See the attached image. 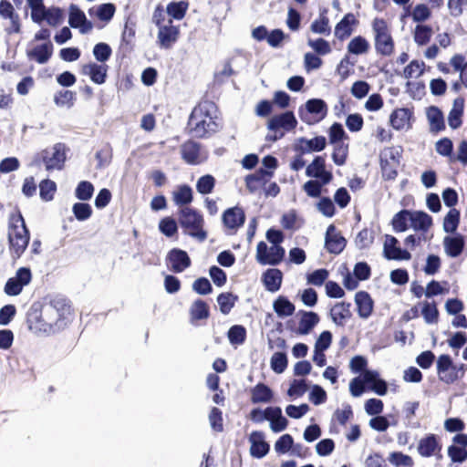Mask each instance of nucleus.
Masks as SVG:
<instances>
[{"mask_svg":"<svg viewBox=\"0 0 467 467\" xmlns=\"http://www.w3.org/2000/svg\"><path fill=\"white\" fill-rule=\"evenodd\" d=\"M167 265L174 273H182L191 265L188 254L178 248L171 249L166 257Z\"/></svg>","mask_w":467,"mask_h":467,"instance_id":"13","label":"nucleus"},{"mask_svg":"<svg viewBox=\"0 0 467 467\" xmlns=\"http://www.w3.org/2000/svg\"><path fill=\"white\" fill-rule=\"evenodd\" d=\"M108 70V65L96 62H88L81 67V73L88 76L92 82L98 85L105 83Z\"/></svg>","mask_w":467,"mask_h":467,"instance_id":"14","label":"nucleus"},{"mask_svg":"<svg viewBox=\"0 0 467 467\" xmlns=\"http://www.w3.org/2000/svg\"><path fill=\"white\" fill-rule=\"evenodd\" d=\"M346 244V239L337 231L335 225L330 224L326 232V249L330 254H338L344 250Z\"/></svg>","mask_w":467,"mask_h":467,"instance_id":"15","label":"nucleus"},{"mask_svg":"<svg viewBox=\"0 0 467 467\" xmlns=\"http://www.w3.org/2000/svg\"><path fill=\"white\" fill-rule=\"evenodd\" d=\"M244 210L237 206L227 209L223 214V222L229 229H237L244 224Z\"/></svg>","mask_w":467,"mask_h":467,"instance_id":"24","label":"nucleus"},{"mask_svg":"<svg viewBox=\"0 0 467 467\" xmlns=\"http://www.w3.org/2000/svg\"><path fill=\"white\" fill-rule=\"evenodd\" d=\"M238 296L232 293H222L217 296V303L220 307V311L223 315H227L231 312L233 307L237 301Z\"/></svg>","mask_w":467,"mask_h":467,"instance_id":"46","label":"nucleus"},{"mask_svg":"<svg viewBox=\"0 0 467 467\" xmlns=\"http://www.w3.org/2000/svg\"><path fill=\"white\" fill-rule=\"evenodd\" d=\"M273 171H265L260 168L254 174H249L245 177V185L250 193L257 192L263 185L265 184L267 180L272 177Z\"/></svg>","mask_w":467,"mask_h":467,"instance_id":"20","label":"nucleus"},{"mask_svg":"<svg viewBox=\"0 0 467 467\" xmlns=\"http://www.w3.org/2000/svg\"><path fill=\"white\" fill-rule=\"evenodd\" d=\"M220 113L212 101H202L196 105L188 120V130L192 137L206 138L219 130Z\"/></svg>","mask_w":467,"mask_h":467,"instance_id":"2","label":"nucleus"},{"mask_svg":"<svg viewBox=\"0 0 467 467\" xmlns=\"http://www.w3.org/2000/svg\"><path fill=\"white\" fill-rule=\"evenodd\" d=\"M181 155L191 165L200 164L208 158V152L203 148H182Z\"/></svg>","mask_w":467,"mask_h":467,"instance_id":"27","label":"nucleus"},{"mask_svg":"<svg viewBox=\"0 0 467 467\" xmlns=\"http://www.w3.org/2000/svg\"><path fill=\"white\" fill-rule=\"evenodd\" d=\"M76 94L71 90H60L54 96V102L57 107L70 109L74 106Z\"/></svg>","mask_w":467,"mask_h":467,"instance_id":"45","label":"nucleus"},{"mask_svg":"<svg viewBox=\"0 0 467 467\" xmlns=\"http://www.w3.org/2000/svg\"><path fill=\"white\" fill-rule=\"evenodd\" d=\"M94 192V186L88 181L80 182L75 191L76 197L80 201H88Z\"/></svg>","mask_w":467,"mask_h":467,"instance_id":"54","label":"nucleus"},{"mask_svg":"<svg viewBox=\"0 0 467 467\" xmlns=\"http://www.w3.org/2000/svg\"><path fill=\"white\" fill-rule=\"evenodd\" d=\"M358 21L352 13H348L336 25L334 34L339 40L348 38L354 31Z\"/></svg>","mask_w":467,"mask_h":467,"instance_id":"19","label":"nucleus"},{"mask_svg":"<svg viewBox=\"0 0 467 467\" xmlns=\"http://www.w3.org/2000/svg\"><path fill=\"white\" fill-rule=\"evenodd\" d=\"M412 112L409 109L400 108L395 109L389 118L391 126L397 130H408L411 125Z\"/></svg>","mask_w":467,"mask_h":467,"instance_id":"22","label":"nucleus"},{"mask_svg":"<svg viewBox=\"0 0 467 467\" xmlns=\"http://www.w3.org/2000/svg\"><path fill=\"white\" fill-rule=\"evenodd\" d=\"M322 64L323 61L318 55L312 52H307L304 55V67L306 72L320 68Z\"/></svg>","mask_w":467,"mask_h":467,"instance_id":"59","label":"nucleus"},{"mask_svg":"<svg viewBox=\"0 0 467 467\" xmlns=\"http://www.w3.org/2000/svg\"><path fill=\"white\" fill-rule=\"evenodd\" d=\"M228 339L232 345H242L246 337V330L243 326L234 325L228 330Z\"/></svg>","mask_w":467,"mask_h":467,"instance_id":"51","label":"nucleus"},{"mask_svg":"<svg viewBox=\"0 0 467 467\" xmlns=\"http://www.w3.org/2000/svg\"><path fill=\"white\" fill-rule=\"evenodd\" d=\"M401 148H383L380 152V161L394 165H400L401 158Z\"/></svg>","mask_w":467,"mask_h":467,"instance_id":"50","label":"nucleus"},{"mask_svg":"<svg viewBox=\"0 0 467 467\" xmlns=\"http://www.w3.org/2000/svg\"><path fill=\"white\" fill-rule=\"evenodd\" d=\"M32 279L29 268L20 267L14 277L9 278L5 285V293L8 296L19 295L23 287L27 285Z\"/></svg>","mask_w":467,"mask_h":467,"instance_id":"10","label":"nucleus"},{"mask_svg":"<svg viewBox=\"0 0 467 467\" xmlns=\"http://www.w3.org/2000/svg\"><path fill=\"white\" fill-rule=\"evenodd\" d=\"M307 390V385L305 379H294L287 390V394L293 398L303 396Z\"/></svg>","mask_w":467,"mask_h":467,"instance_id":"63","label":"nucleus"},{"mask_svg":"<svg viewBox=\"0 0 467 467\" xmlns=\"http://www.w3.org/2000/svg\"><path fill=\"white\" fill-rule=\"evenodd\" d=\"M437 451H441V446L434 434H430L420 441L418 451L422 457H431L434 455Z\"/></svg>","mask_w":467,"mask_h":467,"instance_id":"29","label":"nucleus"},{"mask_svg":"<svg viewBox=\"0 0 467 467\" xmlns=\"http://www.w3.org/2000/svg\"><path fill=\"white\" fill-rule=\"evenodd\" d=\"M72 212L78 221H86L92 214L91 206L86 202H77L72 207Z\"/></svg>","mask_w":467,"mask_h":467,"instance_id":"58","label":"nucleus"},{"mask_svg":"<svg viewBox=\"0 0 467 467\" xmlns=\"http://www.w3.org/2000/svg\"><path fill=\"white\" fill-rule=\"evenodd\" d=\"M273 398V391L264 383H258L251 390V400L253 403H267Z\"/></svg>","mask_w":467,"mask_h":467,"instance_id":"37","label":"nucleus"},{"mask_svg":"<svg viewBox=\"0 0 467 467\" xmlns=\"http://www.w3.org/2000/svg\"><path fill=\"white\" fill-rule=\"evenodd\" d=\"M284 256L285 249L281 245L268 247L263 241L257 244L255 258L260 265H276L283 260Z\"/></svg>","mask_w":467,"mask_h":467,"instance_id":"9","label":"nucleus"},{"mask_svg":"<svg viewBox=\"0 0 467 467\" xmlns=\"http://www.w3.org/2000/svg\"><path fill=\"white\" fill-rule=\"evenodd\" d=\"M68 24L72 27L78 28L81 34H86L92 28V25L88 21L84 12L75 5H71L69 7Z\"/></svg>","mask_w":467,"mask_h":467,"instance_id":"16","label":"nucleus"},{"mask_svg":"<svg viewBox=\"0 0 467 467\" xmlns=\"http://www.w3.org/2000/svg\"><path fill=\"white\" fill-rule=\"evenodd\" d=\"M179 223L189 235L201 241L206 238V233L202 230V216L196 210L190 207L180 208Z\"/></svg>","mask_w":467,"mask_h":467,"instance_id":"5","label":"nucleus"},{"mask_svg":"<svg viewBox=\"0 0 467 467\" xmlns=\"http://www.w3.org/2000/svg\"><path fill=\"white\" fill-rule=\"evenodd\" d=\"M431 217L424 212H410V227L415 231L426 232L431 225Z\"/></svg>","mask_w":467,"mask_h":467,"instance_id":"34","label":"nucleus"},{"mask_svg":"<svg viewBox=\"0 0 467 467\" xmlns=\"http://www.w3.org/2000/svg\"><path fill=\"white\" fill-rule=\"evenodd\" d=\"M172 200L177 206L188 207L187 204L192 202V190L189 185L183 184L172 192Z\"/></svg>","mask_w":467,"mask_h":467,"instance_id":"35","label":"nucleus"},{"mask_svg":"<svg viewBox=\"0 0 467 467\" xmlns=\"http://www.w3.org/2000/svg\"><path fill=\"white\" fill-rule=\"evenodd\" d=\"M152 20L158 27L157 42L160 47L171 48L178 40L179 27L172 25V20L166 19L165 12L161 6L154 10Z\"/></svg>","mask_w":467,"mask_h":467,"instance_id":"4","label":"nucleus"},{"mask_svg":"<svg viewBox=\"0 0 467 467\" xmlns=\"http://www.w3.org/2000/svg\"><path fill=\"white\" fill-rule=\"evenodd\" d=\"M306 174L308 177L316 178L323 183H329L332 180V173L326 171L325 161L322 158L317 157L307 167Z\"/></svg>","mask_w":467,"mask_h":467,"instance_id":"17","label":"nucleus"},{"mask_svg":"<svg viewBox=\"0 0 467 467\" xmlns=\"http://www.w3.org/2000/svg\"><path fill=\"white\" fill-rule=\"evenodd\" d=\"M327 114V106L323 99H308L305 105L298 109V115L301 120L306 124H315L326 118Z\"/></svg>","mask_w":467,"mask_h":467,"instance_id":"8","label":"nucleus"},{"mask_svg":"<svg viewBox=\"0 0 467 467\" xmlns=\"http://www.w3.org/2000/svg\"><path fill=\"white\" fill-rule=\"evenodd\" d=\"M365 382L370 386V389L378 395L384 396L387 393L388 387L385 380L379 379V374L376 370L364 371Z\"/></svg>","mask_w":467,"mask_h":467,"instance_id":"26","label":"nucleus"},{"mask_svg":"<svg viewBox=\"0 0 467 467\" xmlns=\"http://www.w3.org/2000/svg\"><path fill=\"white\" fill-rule=\"evenodd\" d=\"M372 30L377 52L382 56H390L394 51V41L388 23L382 18H375Z\"/></svg>","mask_w":467,"mask_h":467,"instance_id":"7","label":"nucleus"},{"mask_svg":"<svg viewBox=\"0 0 467 467\" xmlns=\"http://www.w3.org/2000/svg\"><path fill=\"white\" fill-rule=\"evenodd\" d=\"M425 64L422 61L412 60L403 70L406 78H417L424 71Z\"/></svg>","mask_w":467,"mask_h":467,"instance_id":"53","label":"nucleus"},{"mask_svg":"<svg viewBox=\"0 0 467 467\" xmlns=\"http://www.w3.org/2000/svg\"><path fill=\"white\" fill-rule=\"evenodd\" d=\"M189 313L192 324L198 320L207 319L209 317L208 305L203 300L197 299L191 305Z\"/></svg>","mask_w":467,"mask_h":467,"instance_id":"38","label":"nucleus"},{"mask_svg":"<svg viewBox=\"0 0 467 467\" xmlns=\"http://www.w3.org/2000/svg\"><path fill=\"white\" fill-rule=\"evenodd\" d=\"M273 308L278 317L284 318L294 314L296 307L285 296H279L273 303Z\"/></svg>","mask_w":467,"mask_h":467,"instance_id":"33","label":"nucleus"},{"mask_svg":"<svg viewBox=\"0 0 467 467\" xmlns=\"http://www.w3.org/2000/svg\"><path fill=\"white\" fill-rule=\"evenodd\" d=\"M347 48L348 53L354 55H363L368 51L369 43L365 37L358 36L349 41Z\"/></svg>","mask_w":467,"mask_h":467,"instance_id":"43","label":"nucleus"},{"mask_svg":"<svg viewBox=\"0 0 467 467\" xmlns=\"http://www.w3.org/2000/svg\"><path fill=\"white\" fill-rule=\"evenodd\" d=\"M432 36V29L429 26L418 25L413 32V38L416 44L424 46L429 43Z\"/></svg>","mask_w":467,"mask_h":467,"instance_id":"47","label":"nucleus"},{"mask_svg":"<svg viewBox=\"0 0 467 467\" xmlns=\"http://www.w3.org/2000/svg\"><path fill=\"white\" fill-rule=\"evenodd\" d=\"M111 53L112 51L110 47L106 43H99L95 45L93 48L94 57L101 64H105V62L110 57Z\"/></svg>","mask_w":467,"mask_h":467,"instance_id":"57","label":"nucleus"},{"mask_svg":"<svg viewBox=\"0 0 467 467\" xmlns=\"http://www.w3.org/2000/svg\"><path fill=\"white\" fill-rule=\"evenodd\" d=\"M209 423L213 431L222 432L223 431L222 411L218 408H213L209 414Z\"/></svg>","mask_w":467,"mask_h":467,"instance_id":"60","label":"nucleus"},{"mask_svg":"<svg viewBox=\"0 0 467 467\" xmlns=\"http://www.w3.org/2000/svg\"><path fill=\"white\" fill-rule=\"evenodd\" d=\"M463 108L464 100L462 99L458 98L454 99L452 108L448 115V124L451 129H458L462 125Z\"/></svg>","mask_w":467,"mask_h":467,"instance_id":"32","label":"nucleus"},{"mask_svg":"<svg viewBox=\"0 0 467 467\" xmlns=\"http://www.w3.org/2000/svg\"><path fill=\"white\" fill-rule=\"evenodd\" d=\"M251 443L250 453L254 458H263L269 451V444L265 441V434L262 431H253L249 436Z\"/></svg>","mask_w":467,"mask_h":467,"instance_id":"18","label":"nucleus"},{"mask_svg":"<svg viewBox=\"0 0 467 467\" xmlns=\"http://www.w3.org/2000/svg\"><path fill=\"white\" fill-rule=\"evenodd\" d=\"M31 8V18L34 22L40 23L43 21V11L45 9L43 0H26Z\"/></svg>","mask_w":467,"mask_h":467,"instance_id":"61","label":"nucleus"},{"mask_svg":"<svg viewBox=\"0 0 467 467\" xmlns=\"http://www.w3.org/2000/svg\"><path fill=\"white\" fill-rule=\"evenodd\" d=\"M281 223L282 226L287 230H296L300 227L299 219L293 210L282 216Z\"/></svg>","mask_w":467,"mask_h":467,"instance_id":"64","label":"nucleus"},{"mask_svg":"<svg viewBox=\"0 0 467 467\" xmlns=\"http://www.w3.org/2000/svg\"><path fill=\"white\" fill-rule=\"evenodd\" d=\"M271 368L277 374L283 373L287 367V358L284 352H275L271 357Z\"/></svg>","mask_w":467,"mask_h":467,"instance_id":"52","label":"nucleus"},{"mask_svg":"<svg viewBox=\"0 0 467 467\" xmlns=\"http://www.w3.org/2000/svg\"><path fill=\"white\" fill-rule=\"evenodd\" d=\"M189 7L186 1L171 2L166 7V13L173 19L182 20Z\"/></svg>","mask_w":467,"mask_h":467,"instance_id":"44","label":"nucleus"},{"mask_svg":"<svg viewBox=\"0 0 467 467\" xmlns=\"http://www.w3.org/2000/svg\"><path fill=\"white\" fill-rule=\"evenodd\" d=\"M460 222V213L456 209H451L443 220V230L452 234L456 231Z\"/></svg>","mask_w":467,"mask_h":467,"instance_id":"49","label":"nucleus"},{"mask_svg":"<svg viewBox=\"0 0 467 467\" xmlns=\"http://www.w3.org/2000/svg\"><path fill=\"white\" fill-rule=\"evenodd\" d=\"M318 322L319 317L317 313L303 311L299 320L297 333L300 335H308Z\"/></svg>","mask_w":467,"mask_h":467,"instance_id":"28","label":"nucleus"},{"mask_svg":"<svg viewBox=\"0 0 467 467\" xmlns=\"http://www.w3.org/2000/svg\"><path fill=\"white\" fill-rule=\"evenodd\" d=\"M410 223V211L402 210L396 213L392 219V226L396 232H404Z\"/></svg>","mask_w":467,"mask_h":467,"instance_id":"48","label":"nucleus"},{"mask_svg":"<svg viewBox=\"0 0 467 467\" xmlns=\"http://www.w3.org/2000/svg\"><path fill=\"white\" fill-rule=\"evenodd\" d=\"M30 240V234L20 212L9 217L8 242L13 256L19 258L26 251Z\"/></svg>","mask_w":467,"mask_h":467,"instance_id":"3","label":"nucleus"},{"mask_svg":"<svg viewBox=\"0 0 467 467\" xmlns=\"http://www.w3.org/2000/svg\"><path fill=\"white\" fill-rule=\"evenodd\" d=\"M283 273L277 268H269L262 275V282L268 292H277L282 285Z\"/></svg>","mask_w":467,"mask_h":467,"instance_id":"23","label":"nucleus"},{"mask_svg":"<svg viewBox=\"0 0 467 467\" xmlns=\"http://www.w3.org/2000/svg\"><path fill=\"white\" fill-rule=\"evenodd\" d=\"M52 45L50 43H45L43 45L35 47L27 52L29 57L35 59L40 64L46 63L52 55Z\"/></svg>","mask_w":467,"mask_h":467,"instance_id":"39","label":"nucleus"},{"mask_svg":"<svg viewBox=\"0 0 467 467\" xmlns=\"http://www.w3.org/2000/svg\"><path fill=\"white\" fill-rule=\"evenodd\" d=\"M355 303L358 316L363 319L368 318L373 311V301L368 293L358 292L355 296Z\"/></svg>","mask_w":467,"mask_h":467,"instance_id":"25","label":"nucleus"},{"mask_svg":"<svg viewBox=\"0 0 467 467\" xmlns=\"http://www.w3.org/2000/svg\"><path fill=\"white\" fill-rule=\"evenodd\" d=\"M349 304L344 302L336 304L330 310V316L333 322L338 326H343L346 319L350 317Z\"/></svg>","mask_w":467,"mask_h":467,"instance_id":"40","label":"nucleus"},{"mask_svg":"<svg viewBox=\"0 0 467 467\" xmlns=\"http://www.w3.org/2000/svg\"><path fill=\"white\" fill-rule=\"evenodd\" d=\"M437 374L439 379L445 384H452L456 381L455 365L451 358L447 354L441 355L437 359Z\"/></svg>","mask_w":467,"mask_h":467,"instance_id":"11","label":"nucleus"},{"mask_svg":"<svg viewBox=\"0 0 467 467\" xmlns=\"http://www.w3.org/2000/svg\"><path fill=\"white\" fill-rule=\"evenodd\" d=\"M310 31L314 34L324 36H328L330 34L331 28L329 26V19L327 16L326 12L321 13L319 16L311 23Z\"/></svg>","mask_w":467,"mask_h":467,"instance_id":"41","label":"nucleus"},{"mask_svg":"<svg viewBox=\"0 0 467 467\" xmlns=\"http://www.w3.org/2000/svg\"><path fill=\"white\" fill-rule=\"evenodd\" d=\"M56 191L57 185L53 181L43 180L39 184L40 197L46 202L53 200Z\"/></svg>","mask_w":467,"mask_h":467,"instance_id":"55","label":"nucleus"},{"mask_svg":"<svg viewBox=\"0 0 467 467\" xmlns=\"http://www.w3.org/2000/svg\"><path fill=\"white\" fill-rule=\"evenodd\" d=\"M71 315V306L67 300L56 297L43 306L40 316H29L28 328L38 336L56 334L69 324Z\"/></svg>","mask_w":467,"mask_h":467,"instance_id":"1","label":"nucleus"},{"mask_svg":"<svg viewBox=\"0 0 467 467\" xmlns=\"http://www.w3.org/2000/svg\"><path fill=\"white\" fill-rule=\"evenodd\" d=\"M426 115L431 131L437 132L445 128L444 117L439 108L434 106L428 108Z\"/></svg>","mask_w":467,"mask_h":467,"instance_id":"31","label":"nucleus"},{"mask_svg":"<svg viewBox=\"0 0 467 467\" xmlns=\"http://www.w3.org/2000/svg\"><path fill=\"white\" fill-rule=\"evenodd\" d=\"M445 252L451 257H457L463 249L464 242L461 235L446 236L443 240Z\"/></svg>","mask_w":467,"mask_h":467,"instance_id":"36","label":"nucleus"},{"mask_svg":"<svg viewBox=\"0 0 467 467\" xmlns=\"http://www.w3.org/2000/svg\"><path fill=\"white\" fill-rule=\"evenodd\" d=\"M42 159L47 171L61 170L66 161L64 148H46L42 151Z\"/></svg>","mask_w":467,"mask_h":467,"instance_id":"12","label":"nucleus"},{"mask_svg":"<svg viewBox=\"0 0 467 467\" xmlns=\"http://www.w3.org/2000/svg\"><path fill=\"white\" fill-rule=\"evenodd\" d=\"M307 46L318 56H327L332 52L331 45L324 38L307 37Z\"/></svg>","mask_w":467,"mask_h":467,"instance_id":"42","label":"nucleus"},{"mask_svg":"<svg viewBox=\"0 0 467 467\" xmlns=\"http://www.w3.org/2000/svg\"><path fill=\"white\" fill-rule=\"evenodd\" d=\"M398 240L391 235H387L384 243V254L388 259L409 260L410 254L400 247H397Z\"/></svg>","mask_w":467,"mask_h":467,"instance_id":"21","label":"nucleus"},{"mask_svg":"<svg viewBox=\"0 0 467 467\" xmlns=\"http://www.w3.org/2000/svg\"><path fill=\"white\" fill-rule=\"evenodd\" d=\"M215 180L212 175L202 176L196 183V189L201 194L210 193L214 187Z\"/></svg>","mask_w":467,"mask_h":467,"instance_id":"62","label":"nucleus"},{"mask_svg":"<svg viewBox=\"0 0 467 467\" xmlns=\"http://www.w3.org/2000/svg\"><path fill=\"white\" fill-rule=\"evenodd\" d=\"M296 124L297 120L291 111L272 117L267 123L268 133L266 140L274 142L281 139L285 131L294 130Z\"/></svg>","mask_w":467,"mask_h":467,"instance_id":"6","label":"nucleus"},{"mask_svg":"<svg viewBox=\"0 0 467 467\" xmlns=\"http://www.w3.org/2000/svg\"><path fill=\"white\" fill-rule=\"evenodd\" d=\"M422 317L426 323L434 324L438 321L439 311L434 303H423L421 309Z\"/></svg>","mask_w":467,"mask_h":467,"instance_id":"56","label":"nucleus"},{"mask_svg":"<svg viewBox=\"0 0 467 467\" xmlns=\"http://www.w3.org/2000/svg\"><path fill=\"white\" fill-rule=\"evenodd\" d=\"M268 413L270 417V429L274 432H281L286 429L288 420L282 415V410L279 407H268Z\"/></svg>","mask_w":467,"mask_h":467,"instance_id":"30","label":"nucleus"}]
</instances>
